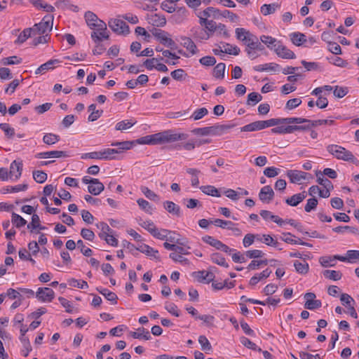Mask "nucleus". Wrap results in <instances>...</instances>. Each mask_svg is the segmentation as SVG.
Instances as JSON below:
<instances>
[{
	"mask_svg": "<svg viewBox=\"0 0 359 359\" xmlns=\"http://www.w3.org/2000/svg\"><path fill=\"white\" fill-rule=\"evenodd\" d=\"M348 93L347 87L336 86L334 87L333 94L337 98H342Z\"/></svg>",
	"mask_w": 359,
	"mask_h": 359,
	"instance_id": "56",
	"label": "nucleus"
},
{
	"mask_svg": "<svg viewBox=\"0 0 359 359\" xmlns=\"http://www.w3.org/2000/svg\"><path fill=\"white\" fill-rule=\"evenodd\" d=\"M301 119H303L304 121L299 122L298 124L307 123L306 125L310 126V128L312 127H316L317 126H320V125H323V124H328L330 126H332L334 123V121L333 120L322 119V120L312 121V120L304 118H301Z\"/></svg>",
	"mask_w": 359,
	"mask_h": 359,
	"instance_id": "27",
	"label": "nucleus"
},
{
	"mask_svg": "<svg viewBox=\"0 0 359 359\" xmlns=\"http://www.w3.org/2000/svg\"><path fill=\"white\" fill-rule=\"evenodd\" d=\"M262 99V96L258 93L252 92L248 94L247 104L255 105L257 103L260 102Z\"/></svg>",
	"mask_w": 359,
	"mask_h": 359,
	"instance_id": "49",
	"label": "nucleus"
},
{
	"mask_svg": "<svg viewBox=\"0 0 359 359\" xmlns=\"http://www.w3.org/2000/svg\"><path fill=\"white\" fill-rule=\"evenodd\" d=\"M188 138L187 133H177L172 130H167L153 135H146L136 140L140 144H163L172 143Z\"/></svg>",
	"mask_w": 359,
	"mask_h": 359,
	"instance_id": "1",
	"label": "nucleus"
},
{
	"mask_svg": "<svg viewBox=\"0 0 359 359\" xmlns=\"http://www.w3.org/2000/svg\"><path fill=\"white\" fill-rule=\"evenodd\" d=\"M316 176L317 177V182L319 184L323 186L325 189L334 188L332 183L330 180L323 177V173L320 170L316 172Z\"/></svg>",
	"mask_w": 359,
	"mask_h": 359,
	"instance_id": "40",
	"label": "nucleus"
},
{
	"mask_svg": "<svg viewBox=\"0 0 359 359\" xmlns=\"http://www.w3.org/2000/svg\"><path fill=\"white\" fill-rule=\"evenodd\" d=\"M84 18L88 26L95 29V24L98 20L97 16L93 12L87 11L85 13Z\"/></svg>",
	"mask_w": 359,
	"mask_h": 359,
	"instance_id": "41",
	"label": "nucleus"
},
{
	"mask_svg": "<svg viewBox=\"0 0 359 359\" xmlns=\"http://www.w3.org/2000/svg\"><path fill=\"white\" fill-rule=\"evenodd\" d=\"M260 41L266 45V46L274 50L275 44L280 43V41H277L275 38H273L271 36H266V35H262L260 36Z\"/></svg>",
	"mask_w": 359,
	"mask_h": 359,
	"instance_id": "38",
	"label": "nucleus"
},
{
	"mask_svg": "<svg viewBox=\"0 0 359 359\" xmlns=\"http://www.w3.org/2000/svg\"><path fill=\"white\" fill-rule=\"evenodd\" d=\"M199 24L201 26H205V29L207 30V32L211 34L216 32L217 29V24L216 22L213 20H209L208 19H205V18H201V20H199Z\"/></svg>",
	"mask_w": 359,
	"mask_h": 359,
	"instance_id": "26",
	"label": "nucleus"
},
{
	"mask_svg": "<svg viewBox=\"0 0 359 359\" xmlns=\"http://www.w3.org/2000/svg\"><path fill=\"white\" fill-rule=\"evenodd\" d=\"M137 203L142 210L150 215L152 214L153 208L147 201L140 198L137 201Z\"/></svg>",
	"mask_w": 359,
	"mask_h": 359,
	"instance_id": "58",
	"label": "nucleus"
},
{
	"mask_svg": "<svg viewBox=\"0 0 359 359\" xmlns=\"http://www.w3.org/2000/svg\"><path fill=\"white\" fill-rule=\"evenodd\" d=\"M263 121V126L264 128L278 126L281 124H297L299 122L304 121L303 119H301V117H288V118H271Z\"/></svg>",
	"mask_w": 359,
	"mask_h": 359,
	"instance_id": "6",
	"label": "nucleus"
},
{
	"mask_svg": "<svg viewBox=\"0 0 359 359\" xmlns=\"http://www.w3.org/2000/svg\"><path fill=\"white\" fill-rule=\"evenodd\" d=\"M108 25L112 31L118 34L126 35L130 32L129 26L122 20L111 19Z\"/></svg>",
	"mask_w": 359,
	"mask_h": 359,
	"instance_id": "9",
	"label": "nucleus"
},
{
	"mask_svg": "<svg viewBox=\"0 0 359 359\" xmlns=\"http://www.w3.org/2000/svg\"><path fill=\"white\" fill-rule=\"evenodd\" d=\"M278 4H264L260 8V11L264 15H268L275 13L277 8H280Z\"/></svg>",
	"mask_w": 359,
	"mask_h": 359,
	"instance_id": "32",
	"label": "nucleus"
},
{
	"mask_svg": "<svg viewBox=\"0 0 359 359\" xmlns=\"http://www.w3.org/2000/svg\"><path fill=\"white\" fill-rule=\"evenodd\" d=\"M90 37L96 44L95 48L93 50V55H101L106 49L104 46L101 43L102 38L97 35V32H93Z\"/></svg>",
	"mask_w": 359,
	"mask_h": 359,
	"instance_id": "17",
	"label": "nucleus"
},
{
	"mask_svg": "<svg viewBox=\"0 0 359 359\" xmlns=\"http://www.w3.org/2000/svg\"><path fill=\"white\" fill-rule=\"evenodd\" d=\"M60 62L59 60L53 59L47 61L46 62L42 64L40 67L41 69L45 72L46 71H48L50 69H53L55 68V65H57Z\"/></svg>",
	"mask_w": 359,
	"mask_h": 359,
	"instance_id": "63",
	"label": "nucleus"
},
{
	"mask_svg": "<svg viewBox=\"0 0 359 359\" xmlns=\"http://www.w3.org/2000/svg\"><path fill=\"white\" fill-rule=\"evenodd\" d=\"M233 125H215L212 126L197 128L191 130L194 135L205 136V135H219L225 130L232 128Z\"/></svg>",
	"mask_w": 359,
	"mask_h": 359,
	"instance_id": "4",
	"label": "nucleus"
},
{
	"mask_svg": "<svg viewBox=\"0 0 359 359\" xmlns=\"http://www.w3.org/2000/svg\"><path fill=\"white\" fill-rule=\"evenodd\" d=\"M275 45L274 51L278 57L283 59H294L296 57L294 52L282 45L280 42Z\"/></svg>",
	"mask_w": 359,
	"mask_h": 359,
	"instance_id": "11",
	"label": "nucleus"
},
{
	"mask_svg": "<svg viewBox=\"0 0 359 359\" xmlns=\"http://www.w3.org/2000/svg\"><path fill=\"white\" fill-rule=\"evenodd\" d=\"M271 273V271L269 270V269H266L265 270H264L262 273H259L258 275H255V276H252L250 280L249 284L250 285H255L262 279L268 278Z\"/></svg>",
	"mask_w": 359,
	"mask_h": 359,
	"instance_id": "30",
	"label": "nucleus"
},
{
	"mask_svg": "<svg viewBox=\"0 0 359 359\" xmlns=\"http://www.w3.org/2000/svg\"><path fill=\"white\" fill-rule=\"evenodd\" d=\"M137 250L148 257L155 259L157 261H160V256L158 254V251L157 250L154 249L147 244H141L137 248Z\"/></svg>",
	"mask_w": 359,
	"mask_h": 359,
	"instance_id": "14",
	"label": "nucleus"
},
{
	"mask_svg": "<svg viewBox=\"0 0 359 359\" xmlns=\"http://www.w3.org/2000/svg\"><path fill=\"white\" fill-rule=\"evenodd\" d=\"M152 34L164 46L170 49H177V46L176 43L171 38L168 36V32L161 29H154Z\"/></svg>",
	"mask_w": 359,
	"mask_h": 359,
	"instance_id": "8",
	"label": "nucleus"
},
{
	"mask_svg": "<svg viewBox=\"0 0 359 359\" xmlns=\"http://www.w3.org/2000/svg\"><path fill=\"white\" fill-rule=\"evenodd\" d=\"M262 121H257L247 124L241 128L242 132H252L264 129Z\"/></svg>",
	"mask_w": 359,
	"mask_h": 359,
	"instance_id": "28",
	"label": "nucleus"
},
{
	"mask_svg": "<svg viewBox=\"0 0 359 359\" xmlns=\"http://www.w3.org/2000/svg\"><path fill=\"white\" fill-rule=\"evenodd\" d=\"M290 37L293 44L297 46L302 45L306 41V36L300 32H293L290 34Z\"/></svg>",
	"mask_w": 359,
	"mask_h": 359,
	"instance_id": "31",
	"label": "nucleus"
},
{
	"mask_svg": "<svg viewBox=\"0 0 359 359\" xmlns=\"http://www.w3.org/2000/svg\"><path fill=\"white\" fill-rule=\"evenodd\" d=\"M219 14V11L214 7H208L203 11L198 12L196 15L201 20V18H208L213 17L216 18Z\"/></svg>",
	"mask_w": 359,
	"mask_h": 359,
	"instance_id": "25",
	"label": "nucleus"
},
{
	"mask_svg": "<svg viewBox=\"0 0 359 359\" xmlns=\"http://www.w3.org/2000/svg\"><path fill=\"white\" fill-rule=\"evenodd\" d=\"M294 266L295 268L296 271L302 275H305L308 273L309 270V264L306 262H300L298 260H295L294 262Z\"/></svg>",
	"mask_w": 359,
	"mask_h": 359,
	"instance_id": "39",
	"label": "nucleus"
},
{
	"mask_svg": "<svg viewBox=\"0 0 359 359\" xmlns=\"http://www.w3.org/2000/svg\"><path fill=\"white\" fill-rule=\"evenodd\" d=\"M210 259L213 263L217 265L224 266L225 268H228L229 266L228 263L226 262L225 258L220 253H212L210 255Z\"/></svg>",
	"mask_w": 359,
	"mask_h": 359,
	"instance_id": "33",
	"label": "nucleus"
},
{
	"mask_svg": "<svg viewBox=\"0 0 359 359\" xmlns=\"http://www.w3.org/2000/svg\"><path fill=\"white\" fill-rule=\"evenodd\" d=\"M32 34H33V28L25 29L18 36L17 39L15 41V43H23Z\"/></svg>",
	"mask_w": 359,
	"mask_h": 359,
	"instance_id": "36",
	"label": "nucleus"
},
{
	"mask_svg": "<svg viewBox=\"0 0 359 359\" xmlns=\"http://www.w3.org/2000/svg\"><path fill=\"white\" fill-rule=\"evenodd\" d=\"M149 22L156 27H163L166 24V19L163 15L154 14L150 17Z\"/></svg>",
	"mask_w": 359,
	"mask_h": 359,
	"instance_id": "35",
	"label": "nucleus"
},
{
	"mask_svg": "<svg viewBox=\"0 0 359 359\" xmlns=\"http://www.w3.org/2000/svg\"><path fill=\"white\" fill-rule=\"evenodd\" d=\"M68 283L69 286L74 287H78L81 289H86L88 287V285L85 280H79L75 278H71L68 280Z\"/></svg>",
	"mask_w": 359,
	"mask_h": 359,
	"instance_id": "55",
	"label": "nucleus"
},
{
	"mask_svg": "<svg viewBox=\"0 0 359 359\" xmlns=\"http://www.w3.org/2000/svg\"><path fill=\"white\" fill-rule=\"evenodd\" d=\"M96 290L112 304L115 305L117 304L118 297L114 292L109 291L107 288L97 287Z\"/></svg>",
	"mask_w": 359,
	"mask_h": 359,
	"instance_id": "24",
	"label": "nucleus"
},
{
	"mask_svg": "<svg viewBox=\"0 0 359 359\" xmlns=\"http://www.w3.org/2000/svg\"><path fill=\"white\" fill-rule=\"evenodd\" d=\"M53 18L52 15H45L39 23L35 24L32 27L33 35L43 34L48 30L50 31L53 27Z\"/></svg>",
	"mask_w": 359,
	"mask_h": 359,
	"instance_id": "5",
	"label": "nucleus"
},
{
	"mask_svg": "<svg viewBox=\"0 0 359 359\" xmlns=\"http://www.w3.org/2000/svg\"><path fill=\"white\" fill-rule=\"evenodd\" d=\"M240 341L243 346H245V347H247L250 349L257 351L258 352L262 351L261 348L258 347L254 342H252V341H250L248 338H247L245 337H241L240 339Z\"/></svg>",
	"mask_w": 359,
	"mask_h": 359,
	"instance_id": "48",
	"label": "nucleus"
},
{
	"mask_svg": "<svg viewBox=\"0 0 359 359\" xmlns=\"http://www.w3.org/2000/svg\"><path fill=\"white\" fill-rule=\"evenodd\" d=\"M226 65L223 62L218 63L213 69V75L217 79H224Z\"/></svg>",
	"mask_w": 359,
	"mask_h": 359,
	"instance_id": "45",
	"label": "nucleus"
},
{
	"mask_svg": "<svg viewBox=\"0 0 359 359\" xmlns=\"http://www.w3.org/2000/svg\"><path fill=\"white\" fill-rule=\"evenodd\" d=\"M28 188L27 184H18L15 186H8L5 189L6 192L15 193L22 191H25Z\"/></svg>",
	"mask_w": 359,
	"mask_h": 359,
	"instance_id": "62",
	"label": "nucleus"
},
{
	"mask_svg": "<svg viewBox=\"0 0 359 359\" xmlns=\"http://www.w3.org/2000/svg\"><path fill=\"white\" fill-rule=\"evenodd\" d=\"M22 161H13L10 165V171L8 172L10 177H15V180H18L22 175Z\"/></svg>",
	"mask_w": 359,
	"mask_h": 359,
	"instance_id": "16",
	"label": "nucleus"
},
{
	"mask_svg": "<svg viewBox=\"0 0 359 359\" xmlns=\"http://www.w3.org/2000/svg\"><path fill=\"white\" fill-rule=\"evenodd\" d=\"M310 129L309 125H288L287 126L278 125L277 127L271 129L273 133L289 134L294 131H305Z\"/></svg>",
	"mask_w": 359,
	"mask_h": 359,
	"instance_id": "7",
	"label": "nucleus"
},
{
	"mask_svg": "<svg viewBox=\"0 0 359 359\" xmlns=\"http://www.w3.org/2000/svg\"><path fill=\"white\" fill-rule=\"evenodd\" d=\"M273 196L274 191L269 185L263 187L259 193V200L264 203H269L273 200Z\"/></svg>",
	"mask_w": 359,
	"mask_h": 359,
	"instance_id": "13",
	"label": "nucleus"
},
{
	"mask_svg": "<svg viewBox=\"0 0 359 359\" xmlns=\"http://www.w3.org/2000/svg\"><path fill=\"white\" fill-rule=\"evenodd\" d=\"M20 341L22 344L23 349L22 350V354L23 356H28L29 352L32 351V346L29 338L20 339Z\"/></svg>",
	"mask_w": 359,
	"mask_h": 359,
	"instance_id": "61",
	"label": "nucleus"
},
{
	"mask_svg": "<svg viewBox=\"0 0 359 359\" xmlns=\"http://www.w3.org/2000/svg\"><path fill=\"white\" fill-rule=\"evenodd\" d=\"M95 29H97V30L102 31V37L104 39H109V35L107 32V24L102 20L99 19L95 24Z\"/></svg>",
	"mask_w": 359,
	"mask_h": 359,
	"instance_id": "42",
	"label": "nucleus"
},
{
	"mask_svg": "<svg viewBox=\"0 0 359 359\" xmlns=\"http://www.w3.org/2000/svg\"><path fill=\"white\" fill-rule=\"evenodd\" d=\"M327 151L339 160L351 161L354 164H358V160L353 156L352 152L346 149L341 146L337 144H329L327 147Z\"/></svg>",
	"mask_w": 359,
	"mask_h": 359,
	"instance_id": "2",
	"label": "nucleus"
},
{
	"mask_svg": "<svg viewBox=\"0 0 359 359\" xmlns=\"http://www.w3.org/2000/svg\"><path fill=\"white\" fill-rule=\"evenodd\" d=\"M286 175L291 183L300 184L302 180L306 179V176L309 174L307 172L297 170H289L287 171Z\"/></svg>",
	"mask_w": 359,
	"mask_h": 359,
	"instance_id": "12",
	"label": "nucleus"
},
{
	"mask_svg": "<svg viewBox=\"0 0 359 359\" xmlns=\"http://www.w3.org/2000/svg\"><path fill=\"white\" fill-rule=\"evenodd\" d=\"M322 302L319 299H308L305 302L304 308L309 310H313L320 308Z\"/></svg>",
	"mask_w": 359,
	"mask_h": 359,
	"instance_id": "51",
	"label": "nucleus"
},
{
	"mask_svg": "<svg viewBox=\"0 0 359 359\" xmlns=\"http://www.w3.org/2000/svg\"><path fill=\"white\" fill-rule=\"evenodd\" d=\"M97 226L100 229V232L98 234L100 238H104L107 236V235L114 233V231L104 222L97 224Z\"/></svg>",
	"mask_w": 359,
	"mask_h": 359,
	"instance_id": "34",
	"label": "nucleus"
},
{
	"mask_svg": "<svg viewBox=\"0 0 359 359\" xmlns=\"http://www.w3.org/2000/svg\"><path fill=\"white\" fill-rule=\"evenodd\" d=\"M22 58L18 57L16 55L4 57L1 60V63L4 65H18L22 62Z\"/></svg>",
	"mask_w": 359,
	"mask_h": 359,
	"instance_id": "52",
	"label": "nucleus"
},
{
	"mask_svg": "<svg viewBox=\"0 0 359 359\" xmlns=\"http://www.w3.org/2000/svg\"><path fill=\"white\" fill-rule=\"evenodd\" d=\"M253 69L256 72H278L280 69V66L274 62H269L256 65L253 67Z\"/></svg>",
	"mask_w": 359,
	"mask_h": 359,
	"instance_id": "18",
	"label": "nucleus"
},
{
	"mask_svg": "<svg viewBox=\"0 0 359 359\" xmlns=\"http://www.w3.org/2000/svg\"><path fill=\"white\" fill-rule=\"evenodd\" d=\"M135 123L136 121H133L132 120H124L118 122L115 126V128L117 130H124L131 128Z\"/></svg>",
	"mask_w": 359,
	"mask_h": 359,
	"instance_id": "50",
	"label": "nucleus"
},
{
	"mask_svg": "<svg viewBox=\"0 0 359 359\" xmlns=\"http://www.w3.org/2000/svg\"><path fill=\"white\" fill-rule=\"evenodd\" d=\"M30 3L37 9H43L48 13H53L55 11V8L46 3H44L42 0H30Z\"/></svg>",
	"mask_w": 359,
	"mask_h": 359,
	"instance_id": "29",
	"label": "nucleus"
},
{
	"mask_svg": "<svg viewBox=\"0 0 359 359\" xmlns=\"http://www.w3.org/2000/svg\"><path fill=\"white\" fill-rule=\"evenodd\" d=\"M208 114V110L205 107H202L200 109H197L194 111V113L190 116V118L194 119V121L199 120L204 117L205 115Z\"/></svg>",
	"mask_w": 359,
	"mask_h": 359,
	"instance_id": "53",
	"label": "nucleus"
},
{
	"mask_svg": "<svg viewBox=\"0 0 359 359\" xmlns=\"http://www.w3.org/2000/svg\"><path fill=\"white\" fill-rule=\"evenodd\" d=\"M36 297L41 302H51L55 298V292L50 287H39Z\"/></svg>",
	"mask_w": 359,
	"mask_h": 359,
	"instance_id": "10",
	"label": "nucleus"
},
{
	"mask_svg": "<svg viewBox=\"0 0 359 359\" xmlns=\"http://www.w3.org/2000/svg\"><path fill=\"white\" fill-rule=\"evenodd\" d=\"M181 44L189 50L191 55H195L198 52V48L192 41V39L189 37L187 36H181Z\"/></svg>",
	"mask_w": 359,
	"mask_h": 359,
	"instance_id": "21",
	"label": "nucleus"
},
{
	"mask_svg": "<svg viewBox=\"0 0 359 359\" xmlns=\"http://www.w3.org/2000/svg\"><path fill=\"white\" fill-rule=\"evenodd\" d=\"M210 222L214 224L216 226L221 227L222 229H232V226H235V224L232 222L221 219H215Z\"/></svg>",
	"mask_w": 359,
	"mask_h": 359,
	"instance_id": "44",
	"label": "nucleus"
},
{
	"mask_svg": "<svg viewBox=\"0 0 359 359\" xmlns=\"http://www.w3.org/2000/svg\"><path fill=\"white\" fill-rule=\"evenodd\" d=\"M60 140V136L53 133H46L43 137V142L48 145L54 144L58 142Z\"/></svg>",
	"mask_w": 359,
	"mask_h": 359,
	"instance_id": "43",
	"label": "nucleus"
},
{
	"mask_svg": "<svg viewBox=\"0 0 359 359\" xmlns=\"http://www.w3.org/2000/svg\"><path fill=\"white\" fill-rule=\"evenodd\" d=\"M202 240L203 242L209 244L210 245L214 247L217 250L219 246L220 245L222 241L215 238L214 237L211 236H205L202 238Z\"/></svg>",
	"mask_w": 359,
	"mask_h": 359,
	"instance_id": "60",
	"label": "nucleus"
},
{
	"mask_svg": "<svg viewBox=\"0 0 359 359\" xmlns=\"http://www.w3.org/2000/svg\"><path fill=\"white\" fill-rule=\"evenodd\" d=\"M198 342L203 351H207L212 349V346L205 336L201 335L198 337Z\"/></svg>",
	"mask_w": 359,
	"mask_h": 359,
	"instance_id": "64",
	"label": "nucleus"
},
{
	"mask_svg": "<svg viewBox=\"0 0 359 359\" xmlns=\"http://www.w3.org/2000/svg\"><path fill=\"white\" fill-rule=\"evenodd\" d=\"M11 222L16 228H21L27 224V221L22 218L20 215L13 212Z\"/></svg>",
	"mask_w": 359,
	"mask_h": 359,
	"instance_id": "46",
	"label": "nucleus"
},
{
	"mask_svg": "<svg viewBox=\"0 0 359 359\" xmlns=\"http://www.w3.org/2000/svg\"><path fill=\"white\" fill-rule=\"evenodd\" d=\"M191 36L196 40H207L210 38V34L200 27H194L191 29Z\"/></svg>",
	"mask_w": 359,
	"mask_h": 359,
	"instance_id": "19",
	"label": "nucleus"
},
{
	"mask_svg": "<svg viewBox=\"0 0 359 359\" xmlns=\"http://www.w3.org/2000/svg\"><path fill=\"white\" fill-rule=\"evenodd\" d=\"M170 258L172 259L175 262H180L183 264H189V261L188 259L184 257L182 255H180L177 252H171L169 255Z\"/></svg>",
	"mask_w": 359,
	"mask_h": 359,
	"instance_id": "59",
	"label": "nucleus"
},
{
	"mask_svg": "<svg viewBox=\"0 0 359 359\" xmlns=\"http://www.w3.org/2000/svg\"><path fill=\"white\" fill-rule=\"evenodd\" d=\"M163 207L169 213L172 214V215L178 217H181L182 212L180 207L175 204L174 202L166 201L163 203Z\"/></svg>",
	"mask_w": 359,
	"mask_h": 359,
	"instance_id": "20",
	"label": "nucleus"
},
{
	"mask_svg": "<svg viewBox=\"0 0 359 359\" xmlns=\"http://www.w3.org/2000/svg\"><path fill=\"white\" fill-rule=\"evenodd\" d=\"M104 189V184L98 179H94V182L88 187L89 193L94 196L99 195Z\"/></svg>",
	"mask_w": 359,
	"mask_h": 359,
	"instance_id": "22",
	"label": "nucleus"
},
{
	"mask_svg": "<svg viewBox=\"0 0 359 359\" xmlns=\"http://www.w3.org/2000/svg\"><path fill=\"white\" fill-rule=\"evenodd\" d=\"M323 275L325 278L333 280H339L342 276L340 271L334 270H325L323 271Z\"/></svg>",
	"mask_w": 359,
	"mask_h": 359,
	"instance_id": "47",
	"label": "nucleus"
},
{
	"mask_svg": "<svg viewBox=\"0 0 359 359\" xmlns=\"http://www.w3.org/2000/svg\"><path fill=\"white\" fill-rule=\"evenodd\" d=\"M306 192L296 194L290 198L285 199V203L290 206H297L306 198Z\"/></svg>",
	"mask_w": 359,
	"mask_h": 359,
	"instance_id": "23",
	"label": "nucleus"
},
{
	"mask_svg": "<svg viewBox=\"0 0 359 359\" xmlns=\"http://www.w3.org/2000/svg\"><path fill=\"white\" fill-rule=\"evenodd\" d=\"M0 129H1L4 132L5 135L9 139L13 138L15 135L14 128H11L8 123H0Z\"/></svg>",
	"mask_w": 359,
	"mask_h": 359,
	"instance_id": "54",
	"label": "nucleus"
},
{
	"mask_svg": "<svg viewBox=\"0 0 359 359\" xmlns=\"http://www.w3.org/2000/svg\"><path fill=\"white\" fill-rule=\"evenodd\" d=\"M133 144V142L125 141V142H115L111 143V146L117 147V149H105L100 151V159L111 160L114 159V156L116 154H119L123 150L130 149Z\"/></svg>",
	"mask_w": 359,
	"mask_h": 359,
	"instance_id": "3",
	"label": "nucleus"
},
{
	"mask_svg": "<svg viewBox=\"0 0 359 359\" xmlns=\"http://www.w3.org/2000/svg\"><path fill=\"white\" fill-rule=\"evenodd\" d=\"M33 178L37 183L42 184L47 180V174L41 170H34Z\"/></svg>",
	"mask_w": 359,
	"mask_h": 359,
	"instance_id": "57",
	"label": "nucleus"
},
{
	"mask_svg": "<svg viewBox=\"0 0 359 359\" xmlns=\"http://www.w3.org/2000/svg\"><path fill=\"white\" fill-rule=\"evenodd\" d=\"M67 156H69V155L67 151L57 150L40 152L35 155L36 158H62Z\"/></svg>",
	"mask_w": 359,
	"mask_h": 359,
	"instance_id": "15",
	"label": "nucleus"
},
{
	"mask_svg": "<svg viewBox=\"0 0 359 359\" xmlns=\"http://www.w3.org/2000/svg\"><path fill=\"white\" fill-rule=\"evenodd\" d=\"M200 189L202 191L203 193H204L206 195L215 196V197H220L221 194L219 191V190L212 185H206V186H201L200 187Z\"/></svg>",
	"mask_w": 359,
	"mask_h": 359,
	"instance_id": "37",
	"label": "nucleus"
}]
</instances>
